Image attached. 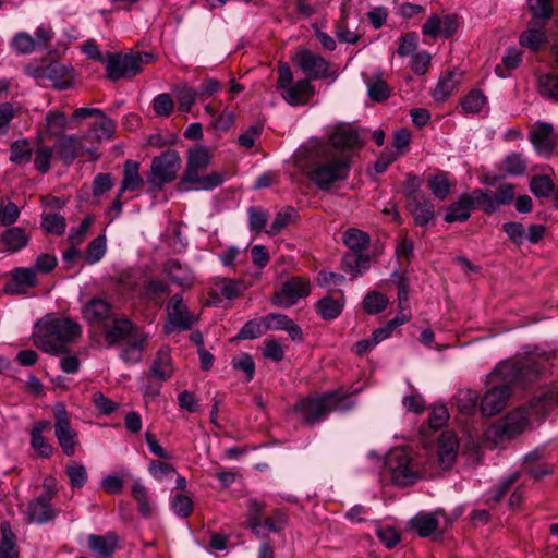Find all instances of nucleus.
I'll return each instance as SVG.
<instances>
[{
	"label": "nucleus",
	"instance_id": "obj_23",
	"mask_svg": "<svg viewBox=\"0 0 558 558\" xmlns=\"http://www.w3.org/2000/svg\"><path fill=\"white\" fill-rule=\"evenodd\" d=\"M118 535L114 532H107L104 535L90 534L87 537L88 548L96 558H112L118 547Z\"/></svg>",
	"mask_w": 558,
	"mask_h": 558
},
{
	"label": "nucleus",
	"instance_id": "obj_4",
	"mask_svg": "<svg viewBox=\"0 0 558 558\" xmlns=\"http://www.w3.org/2000/svg\"><path fill=\"white\" fill-rule=\"evenodd\" d=\"M351 168V159L345 154H336L328 147H318L315 156L306 167L307 178L315 183L319 190L326 191L333 183L344 181Z\"/></svg>",
	"mask_w": 558,
	"mask_h": 558
},
{
	"label": "nucleus",
	"instance_id": "obj_44",
	"mask_svg": "<svg viewBox=\"0 0 558 558\" xmlns=\"http://www.w3.org/2000/svg\"><path fill=\"white\" fill-rule=\"evenodd\" d=\"M33 149L26 138L16 140L10 146V161L14 165H25L32 160Z\"/></svg>",
	"mask_w": 558,
	"mask_h": 558
},
{
	"label": "nucleus",
	"instance_id": "obj_21",
	"mask_svg": "<svg viewBox=\"0 0 558 558\" xmlns=\"http://www.w3.org/2000/svg\"><path fill=\"white\" fill-rule=\"evenodd\" d=\"M51 426L50 421L40 420L35 422L29 430V445L38 458L49 459L54 452V447L44 436L51 429Z\"/></svg>",
	"mask_w": 558,
	"mask_h": 558
},
{
	"label": "nucleus",
	"instance_id": "obj_56",
	"mask_svg": "<svg viewBox=\"0 0 558 558\" xmlns=\"http://www.w3.org/2000/svg\"><path fill=\"white\" fill-rule=\"evenodd\" d=\"M121 293H130L140 287V277L131 269L121 271L114 279Z\"/></svg>",
	"mask_w": 558,
	"mask_h": 558
},
{
	"label": "nucleus",
	"instance_id": "obj_26",
	"mask_svg": "<svg viewBox=\"0 0 558 558\" xmlns=\"http://www.w3.org/2000/svg\"><path fill=\"white\" fill-rule=\"evenodd\" d=\"M263 322L266 330H286L292 340L302 341L303 339L301 327L284 314H268L264 317Z\"/></svg>",
	"mask_w": 558,
	"mask_h": 558
},
{
	"label": "nucleus",
	"instance_id": "obj_22",
	"mask_svg": "<svg viewBox=\"0 0 558 558\" xmlns=\"http://www.w3.org/2000/svg\"><path fill=\"white\" fill-rule=\"evenodd\" d=\"M405 208L420 227L427 226L436 217L435 205L426 194L405 202Z\"/></svg>",
	"mask_w": 558,
	"mask_h": 558
},
{
	"label": "nucleus",
	"instance_id": "obj_19",
	"mask_svg": "<svg viewBox=\"0 0 558 558\" xmlns=\"http://www.w3.org/2000/svg\"><path fill=\"white\" fill-rule=\"evenodd\" d=\"M82 315L89 325L102 328L112 320L116 313L108 301L94 298L82 307Z\"/></svg>",
	"mask_w": 558,
	"mask_h": 558
},
{
	"label": "nucleus",
	"instance_id": "obj_18",
	"mask_svg": "<svg viewBox=\"0 0 558 558\" xmlns=\"http://www.w3.org/2000/svg\"><path fill=\"white\" fill-rule=\"evenodd\" d=\"M459 28V19L456 14H446L439 16L430 15L422 25V34L433 38H449L457 33Z\"/></svg>",
	"mask_w": 558,
	"mask_h": 558
},
{
	"label": "nucleus",
	"instance_id": "obj_46",
	"mask_svg": "<svg viewBox=\"0 0 558 558\" xmlns=\"http://www.w3.org/2000/svg\"><path fill=\"white\" fill-rule=\"evenodd\" d=\"M68 119L64 112L62 111H50L46 116V129L48 134L51 137H60L61 135H65L64 131L66 129Z\"/></svg>",
	"mask_w": 558,
	"mask_h": 558
},
{
	"label": "nucleus",
	"instance_id": "obj_34",
	"mask_svg": "<svg viewBox=\"0 0 558 558\" xmlns=\"http://www.w3.org/2000/svg\"><path fill=\"white\" fill-rule=\"evenodd\" d=\"M339 292L340 298L326 295L316 302V312L323 319L333 320L341 315L344 307V295L342 291Z\"/></svg>",
	"mask_w": 558,
	"mask_h": 558
},
{
	"label": "nucleus",
	"instance_id": "obj_63",
	"mask_svg": "<svg viewBox=\"0 0 558 558\" xmlns=\"http://www.w3.org/2000/svg\"><path fill=\"white\" fill-rule=\"evenodd\" d=\"M171 508L178 517L186 519L193 512L194 502L189 496L177 494L171 500Z\"/></svg>",
	"mask_w": 558,
	"mask_h": 558
},
{
	"label": "nucleus",
	"instance_id": "obj_11",
	"mask_svg": "<svg viewBox=\"0 0 558 558\" xmlns=\"http://www.w3.org/2000/svg\"><path fill=\"white\" fill-rule=\"evenodd\" d=\"M54 436L63 454L73 457L80 446L77 432L71 425V414L61 402L53 407Z\"/></svg>",
	"mask_w": 558,
	"mask_h": 558
},
{
	"label": "nucleus",
	"instance_id": "obj_35",
	"mask_svg": "<svg viewBox=\"0 0 558 558\" xmlns=\"http://www.w3.org/2000/svg\"><path fill=\"white\" fill-rule=\"evenodd\" d=\"M173 367L169 347L161 348L151 365L150 374L155 378L165 381L172 376Z\"/></svg>",
	"mask_w": 558,
	"mask_h": 558
},
{
	"label": "nucleus",
	"instance_id": "obj_9",
	"mask_svg": "<svg viewBox=\"0 0 558 558\" xmlns=\"http://www.w3.org/2000/svg\"><path fill=\"white\" fill-rule=\"evenodd\" d=\"M385 465L392 483L398 486L412 485L420 478L417 466L403 448L391 450Z\"/></svg>",
	"mask_w": 558,
	"mask_h": 558
},
{
	"label": "nucleus",
	"instance_id": "obj_64",
	"mask_svg": "<svg viewBox=\"0 0 558 558\" xmlns=\"http://www.w3.org/2000/svg\"><path fill=\"white\" fill-rule=\"evenodd\" d=\"M12 48L20 54H28L35 50L36 40L26 32L17 33L12 41Z\"/></svg>",
	"mask_w": 558,
	"mask_h": 558
},
{
	"label": "nucleus",
	"instance_id": "obj_48",
	"mask_svg": "<svg viewBox=\"0 0 558 558\" xmlns=\"http://www.w3.org/2000/svg\"><path fill=\"white\" fill-rule=\"evenodd\" d=\"M248 228L255 233H260L265 230L269 211L262 206H250L247 208Z\"/></svg>",
	"mask_w": 558,
	"mask_h": 558
},
{
	"label": "nucleus",
	"instance_id": "obj_43",
	"mask_svg": "<svg viewBox=\"0 0 558 558\" xmlns=\"http://www.w3.org/2000/svg\"><path fill=\"white\" fill-rule=\"evenodd\" d=\"M248 519L247 525L256 536L264 534V526L262 524V514L265 509V504L257 499H251L247 504Z\"/></svg>",
	"mask_w": 558,
	"mask_h": 558
},
{
	"label": "nucleus",
	"instance_id": "obj_29",
	"mask_svg": "<svg viewBox=\"0 0 558 558\" xmlns=\"http://www.w3.org/2000/svg\"><path fill=\"white\" fill-rule=\"evenodd\" d=\"M162 271L173 283L182 288H191L194 283V276L190 267L181 264L178 259L167 260L162 266Z\"/></svg>",
	"mask_w": 558,
	"mask_h": 558
},
{
	"label": "nucleus",
	"instance_id": "obj_49",
	"mask_svg": "<svg viewBox=\"0 0 558 558\" xmlns=\"http://www.w3.org/2000/svg\"><path fill=\"white\" fill-rule=\"evenodd\" d=\"M0 558H19L14 534L8 523L1 525Z\"/></svg>",
	"mask_w": 558,
	"mask_h": 558
},
{
	"label": "nucleus",
	"instance_id": "obj_12",
	"mask_svg": "<svg viewBox=\"0 0 558 558\" xmlns=\"http://www.w3.org/2000/svg\"><path fill=\"white\" fill-rule=\"evenodd\" d=\"M167 317L163 329L168 335L190 330L198 322V317L184 304L182 293H175L170 298L167 304Z\"/></svg>",
	"mask_w": 558,
	"mask_h": 558
},
{
	"label": "nucleus",
	"instance_id": "obj_41",
	"mask_svg": "<svg viewBox=\"0 0 558 558\" xmlns=\"http://www.w3.org/2000/svg\"><path fill=\"white\" fill-rule=\"evenodd\" d=\"M296 218V210L291 206H287L276 214L269 229L265 230V232L270 236L278 235L284 228L293 223Z\"/></svg>",
	"mask_w": 558,
	"mask_h": 558
},
{
	"label": "nucleus",
	"instance_id": "obj_5",
	"mask_svg": "<svg viewBox=\"0 0 558 558\" xmlns=\"http://www.w3.org/2000/svg\"><path fill=\"white\" fill-rule=\"evenodd\" d=\"M276 88L282 99L293 107L307 105L316 93L315 86L308 80L294 82L292 70L286 62L278 63Z\"/></svg>",
	"mask_w": 558,
	"mask_h": 558
},
{
	"label": "nucleus",
	"instance_id": "obj_36",
	"mask_svg": "<svg viewBox=\"0 0 558 558\" xmlns=\"http://www.w3.org/2000/svg\"><path fill=\"white\" fill-rule=\"evenodd\" d=\"M171 292L170 286L162 279L151 278L145 281L141 296L155 304L161 303L163 296Z\"/></svg>",
	"mask_w": 558,
	"mask_h": 558
},
{
	"label": "nucleus",
	"instance_id": "obj_3",
	"mask_svg": "<svg viewBox=\"0 0 558 558\" xmlns=\"http://www.w3.org/2000/svg\"><path fill=\"white\" fill-rule=\"evenodd\" d=\"M82 333L81 326L69 317L46 316L37 324L34 342L43 352L57 355L69 351L68 344Z\"/></svg>",
	"mask_w": 558,
	"mask_h": 558
},
{
	"label": "nucleus",
	"instance_id": "obj_39",
	"mask_svg": "<svg viewBox=\"0 0 558 558\" xmlns=\"http://www.w3.org/2000/svg\"><path fill=\"white\" fill-rule=\"evenodd\" d=\"M452 185L448 172L439 171L427 178V187L440 201H444L449 195Z\"/></svg>",
	"mask_w": 558,
	"mask_h": 558
},
{
	"label": "nucleus",
	"instance_id": "obj_32",
	"mask_svg": "<svg viewBox=\"0 0 558 558\" xmlns=\"http://www.w3.org/2000/svg\"><path fill=\"white\" fill-rule=\"evenodd\" d=\"M472 208H474V204L471 195L463 193L447 208L444 220L448 223L466 221L471 216Z\"/></svg>",
	"mask_w": 558,
	"mask_h": 558
},
{
	"label": "nucleus",
	"instance_id": "obj_28",
	"mask_svg": "<svg viewBox=\"0 0 558 558\" xmlns=\"http://www.w3.org/2000/svg\"><path fill=\"white\" fill-rule=\"evenodd\" d=\"M462 72L457 70L442 73L433 90L434 99L438 102L446 101L457 90L462 81Z\"/></svg>",
	"mask_w": 558,
	"mask_h": 558
},
{
	"label": "nucleus",
	"instance_id": "obj_58",
	"mask_svg": "<svg viewBox=\"0 0 558 558\" xmlns=\"http://www.w3.org/2000/svg\"><path fill=\"white\" fill-rule=\"evenodd\" d=\"M530 190L537 197H548L555 185L548 175H535L530 181Z\"/></svg>",
	"mask_w": 558,
	"mask_h": 558
},
{
	"label": "nucleus",
	"instance_id": "obj_54",
	"mask_svg": "<svg viewBox=\"0 0 558 558\" xmlns=\"http://www.w3.org/2000/svg\"><path fill=\"white\" fill-rule=\"evenodd\" d=\"M223 178L218 172H211L205 175H197L195 180H191L187 182V186H191V190H213L220 184H222Z\"/></svg>",
	"mask_w": 558,
	"mask_h": 558
},
{
	"label": "nucleus",
	"instance_id": "obj_7",
	"mask_svg": "<svg viewBox=\"0 0 558 558\" xmlns=\"http://www.w3.org/2000/svg\"><path fill=\"white\" fill-rule=\"evenodd\" d=\"M25 73L41 85L46 81L52 83L58 90H65L72 86L74 71L57 61L40 60L28 63L24 68Z\"/></svg>",
	"mask_w": 558,
	"mask_h": 558
},
{
	"label": "nucleus",
	"instance_id": "obj_51",
	"mask_svg": "<svg viewBox=\"0 0 558 558\" xmlns=\"http://www.w3.org/2000/svg\"><path fill=\"white\" fill-rule=\"evenodd\" d=\"M486 104V96L483 92L478 89L471 90L466 96H464L460 105L462 110L466 114H475L478 113Z\"/></svg>",
	"mask_w": 558,
	"mask_h": 558
},
{
	"label": "nucleus",
	"instance_id": "obj_40",
	"mask_svg": "<svg viewBox=\"0 0 558 558\" xmlns=\"http://www.w3.org/2000/svg\"><path fill=\"white\" fill-rule=\"evenodd\" d=\"M342 269L353 276L362 275L369 266V257L364 253H347L341 260Z\"/></svg>",
	"mask_w": 558,
	"mask_h": 558
},
{
	"label": "nucleus",
	"instance_id": "obj_13",
	"mask_svg": "<svg viewBox=\"0 0 558 558\" xmlns=\"http://www.w3.org/2000/svg\"><path fill=\"white\" fill-rule=\"evenodd\" d=\"M293 62L305 75L304 78L310 82L329 76L330 63L322 56L308 49H299L293 58Z\"/></svg>",
	"mask_w": 558,
	"mask_h": 558
},
{
	"label": "nucleus",
	"instance_id": "obj_45",
	"mask_svg": "<svg viewBox=\"0 0 558 558\" xmlns=\"http://www.w3.org/2000/svg\"><path fill=\"white\" fill-rule=\"evenodd\" d=\"M526 425V418L520 413H511L500 423V434L512 438L520 434Z\"/></svg>",
	"mask_w": 558,
	"mask_h": 558
},
{
	"label": "nucleus",
	"instance_id": "obj_59",
	"mask_svg": "<svg viewBox=\"0 0 558 558\" xmlns=\"http://www.w3.org/2000/svg\"><path fill=\"white\" fill-rule=\"evenodd\" d=\"M54 154L53 147L47 145H38L35 151L34 166L40 173H47L51 166L50 161Z\"/></svg>",
	"mask_w": 558,
	"mask_h": 558
},
{
	"label": "nucleus",
	"instance_id": "obj_57",
	"mask_svg": "<svg viewBox=\"0 0 558 558\" xmlns=\"http://www.w3.org/2000/svg\"><path fill=\"white\" fill-rule=\"evenodd\" d=\"M21 210L19 206L7 199L0 198V223L2 226H12L20 217Z\"/></svg>",
	"mask_w": 558,
	"mask_h": 558
},
{
	"label": "nucleus",
	"instance_id": "obj_42",
	"mask_svg": "<svg viewBox=\"0 0 558 558\" xmlns=\"http://www.w3.org/2000/svg\"><path fill=\"white\" fill-rule=\"evenodd\" d=\"M474 204V207L483 210L485 214L495 213L498 207L495 201V193L492 190L474 189L470 194Z\"/></svg>",
	"mask_w": 558,
	"mask_h": 558
},
{
	"label": "nucleus",
	"instance_id": "obj_27",
	"mask_svg": "<svg viewBox=\"0 0 558 558\" xmlns=\"http://www.w3.org/2000/svg\"><path fill=\"white\" fill-rule=\"evenodd\" d=\"M148 333L142 330L135 333L133 338L125 341L126 345L122 349L120 357L128 364H137L143 360L144 352L147 348Z\"/></svg>",
	"mask_w": 558,
	"mask_h": 558
},
{
	"label": "nucleus",
	"instance_id": "obj_55",
	"mask_svg": "<svg viewBox=\"0 0 558 558\" xmlns=\"http://www.w3.org/2000/svg\"><path fill=\"white\" fill-rule=\"evenodd\" d=\"M132 496L136 500L138 506V511L145 518L150 517L151 508L149 504V497L147 488L138 481H136L132 486Z\"/></svg>",
	"mask_w": 558,
	"mask_h": 558
},
{
	"label": "nucleus",
	"instance_id": "obj_6",
	"mask_svg": "<svg viewBox=\"0 0 558 558\" xmlns=\"http://www.w3.org/2000/svg\"><path fill=\"white\" fill-rule=\"evenodd\" d=\"M153 61V54L144 51L131 53L108 52L106 57V78L112 82L132 80L142 72V65Z\"/></svg>",
	"mask_w": 558,
	"mask_h": 558
},
{
	"label": "nucleus",
	"instance_id": "obj_20",
	"mask_svg": "<svg viewBox=\"0 0 558 558\" xmlns=\"http://www.w3.org/2000/svg\"><path fill=\"white\" fill-rule=\"evenodd\" d=\"M530 141L539 155L548 157L557 146L558 136L551 123L536 122L530 132Z\"/></svg>",
	"mask_w": 558,
	"mask_h": 558
},
{
	"label": "nucleus",
	"instance_id": "obj_1",
	"mask_svg": "<svg viewBox=\"0 0 558 558\" xmlns=\"http://www.w3.org/2000/svg\"><path fill=\"white\" fill-rule=\"evenodd\" d=\"M545 369V361L534 356L520 360H507L487 375L489 387L481 401V411L485 416L500 413L508 404L514 385L525 386L538 379Z\"/></svg>",
	"mask_w": 558,
	"mask_h": 558
},
{
	"label": "nucleus",
	"instance_id": "obj_60",
	"mask_svg": "<svg viewBox=\"0 0 558 558\" xmlns=\"http://www.w3.org/2000/svg\"><path fill=\"white\" fill-rule=\"evenodd\" d=\"M65 473L70 478V484L73 488H82L87 482V471L83 464L75 461L69 463L65 468Z\"/></svg>",
	"mask_w": 558,
	"mask_h": 558
},
{
	"label": "nucleus",
	"instance_id": "obj_24",
	"mask_svg": "<svg viewBox=\"0 0 558 558\" xmlns=\"http://www.w3.org/2000/svg\"><path fill=\"white\" fill-rule=\"evenodd\" d=\"M116 129V122L102 111V116H98L97 120L90 124L88 131L83 135L92 143H101L113 138Z\"/></svg>",
	"mask_w": 558,
	"mask_h": 558
},
{
	"label": "nucleus",
	"instance_id": "obj_53",
	"mask_svg": "<svg viewBox=\"0 0 558 558\" xmlns=\"http://www.w3.org/2000/svg\"><path fill=\"white\" fill-rule=\"evenodd\" d=\"M546 39V34L542 28H529L521 34L520 44L533 51H537Z\"/></svg>",
	"mask_w": 558,
	"mask_h": 558
},
{
	"label": "nucleus",
	"instance_id": "obj_50",
	"mask_svg": "<svg viewBox=\"0 0 558 558\" xmlns=\"http://www.w3.org/2000/svg\"><path fill=\"white\" fill-rule=\"evenodd\" d=\"M174 92L179 101V110L190 112L198 98L197 90L187 84H182L177 86Z\"/></svg>",
	"mask_w": 558,
	"mask_h": 558
},
{
	"label": "nucleus",
	"instance_id": "obj_38",
	"mask_svg": "<svg viewBox=\"0 0 558 558\" xmlns=\"http://www.w3.org/2000/svg\"><path fill=\"white\" fill-rule=\"evenodd\" d=\"M343 243L350 250L349 253H364L369 246L371 238L363 230L349 228L343 233Z\"/></svg>",
	"mask_w": 558,
	"mask_h": 558
},
{
	"label": "nucleus",
	"instance_id": "obj_25",
	"mask_svg": "<svg viewBox=\"0 0 558 558\" xmlns=\"http://www.w3.org/2000/svg\"><path fill=\"white\" fill-rule=\"evenodd\" d=\"M37 284L35 269L15 268L12 271L10 281L5 286V292L10 294H21Z\"/></svg>",
	"mask_w": 558,
	"mask_h": 558
},
{
	"label": "nucleus",
	"instance_id": "obj_16",
	"mask_svg": "<svg viewBox=\"0 0 558 558\" xmlns=\"http://www.w3.org/2000/svg\"><path fill=\"white\" fill-rule=\"evenodd\" d=\"M210 153L205 146H195L187 153L186 167L183 171L181 179L178 183L179 191H191V186H187V182L195 180L199 172L205 170L210 163Z\"/></svg>",
	"mask_w": 558,
	"mask_h": 558
},
{
	"label": "nucleus",
	"instance_id": "obj_10",
	"mask_svg": "<svg viewBox=\"0 0 558 558\" xmlns=\"http://www.w3.org/2000/svg\"><path fill=\"white\" fill-rule=\"evenodd\" d=\"M85 136L78 134L61 135L57 138L53 149L56 157L65 166H71L81 156H87L90 160L99 158L96 146L86 147Z\"/></svg>",
	"mask_w": 558,
	"mask_h": 558
},
{
	"label": "nucleus",
	"instance_id": "obj_52",
	"mask_svg": "<svg viewBox=\"0 0 558 558\" xmlns=\"http://www.w3.org/2000/svg\"><path fill=\"white\" fill-rule=\"evenodd\" d=\"M367 92L372 100L381 102L390 97L391 88L381 77L373 76L367 82Z\"/></svg>",
	"mask_w": 558,
	"mask_h": 558
},
{
	"label": "nucleus",
	"instance_id": "obj_8",
	"mask_svg": "<svg viewBox=\"0 0 558 558\" xmlns=\"http://www.w3.org/2000/svg\"><path fill=\"white\" fill-rule=\"evenodd\" d=\"M181 169V158L177 150L168 149L151 160L147 183L155 190H161L165 184L177 179Z\"/></svg>",
	"mask_w": 558,
	"mask_h": 558
},
{
	"label": "nucleus",
	"instance_id": "obj_61",
	"mask_svg": "<svg viewBox=\"0 0 558 558\" xmlns=\"http://www.w3.org/2000/svg\"><path fill=\"white\" fill-rule=\"evenodd\" d=\"M504 170L510 175H521L526 170V161L520 153H512L502 160Z\"/></svg>",
	"mask_w": 558,
	"mask_h": 558
},
{
	"label": "nucleus",
	"instance_id": "obj_17",
	"mask_svg": "<svg viewBox=\"0 0 558 558\" xmlns=\"http://www.w3.org/2000/svg\"><path fill=\"white\" fill-rule=\"evenodd\" d=\"M361 146L362 141L356 130L351 125L341 124L335 128L329 136L328 144L320 147H328L336 154H345L351 158L349 150L360 148Z\"/></svg>",
	"mask_w": 558,
	"mask_h": 558
},
{
	"label": "nucleus",
	"instance_id": "obj_33",
	"mask_svg": "<svg viewBox=\"0 0 558 558\" xmlns=\"http://www.w3.org/2000/svg\"><path fill=\"white\" fill-rule=\"evenodd\" d=\"M438 512H420L409 521V529L421 537H428L439 527Z\"/></svg>",
	"mask_w": 558,
	"mask_h": 558
},
{
	"label": "nucleus",
	"instance_id": "obj_47",
	"mask_svg": "<svg viewBox=\"0 0 558 558\" xmlns=\"http://www.w3.org/2000/svg\"><path fill=\"white\" fill-rule=\"evenodd\" d=\"M538 93L546 99L558 101V74H543L537 80Z\"/></svg>",
	"mask_w": 558,
	"mask_h": 558
},
{
	"label": "nucleus",
	"instance_id": "obj_30",
	"mask_svg": "<svg viewBox=\"0 0 558 558\" xmlns=\"http://www.w3.org/2000/svg\"><path fill=\"white\" fill-rule=\"evenodd\" d=\"M52 493H47L46 496H40L28 505V517L32 521L37 523H46L56 517V511L52 508L50 500Z\"/></svg>",
	"mask_w": 558,
	"mask_h": 558
},
{
	"label": "nucleus",
	"instance_id": "obj_31",
	"mask_svg": "<svg viewBox=\"0 0 558 558\" xmlns=\"http://www.w3.org/2000/svg\"><path fill=\"white\" fill-rule=\"evenodd\" d=\"M145 184L140 174V163L134 160H126L123 165V178L119 189L120 194L125 192H137Z\"/></svg>",
	"mask_w": 558,
	"mask_h": 558
},
{
	"label": "nucleus",
	"instance_id": "obj_15",
	"mask_svg": "<svg viewBox=\"0 0 558 558\" xmlns=\"http://www.w3.org/2000/svg\"><path fill=\"white\" fill-rule=\"evenodd\" d=\"M107 347H114L133 338L144 328L135 325L124 315H114L107 326L102 327Z\"/></svg>",
	"mask_w": 558,
	"mask_h": 558
},
{
	"label": "nucleus",
	"instance_id": "obj_14",
	"mask_svg": "<svg viewBox=\"0 0 558 558\" xmlns=\"http://www.w3.org/2000/svg\"><path fill=\"white\" fill-rule=\"evenodd\" d=\"M311 282L304 277H292L284 281L279 291L272 296V302L279 307H291L300 299L311 293Z\"/></svg>",
	"mask_w": 558,
	"mask_h": 558
},
{
	"label": "nucleus",
	"instance_id": "obj_62",
	"mask_svg": "<svg viewBox=\"0 0 558 558\" xmlns=\"http://www.w3.org/2000/svg\"><path fill=\"white\" fill-rule=\"evenodd\" d=\"M41 227L48 233L62 235L65 231L66 223L63 216L51 213L43 217Z\"/></svg>",
	"mask_w": 558,
	"mask_h": 558
},
{
	"label": "nucleus",
	"instance_id": "obj_37",
	"mask_svg": "<svg viewBox=\"0 0 558 558\" xmlns=\"http://www.w3.org/2000/svg\"><path fill=\"white\" fill-rule=\"evenodd\" d=\"M29 238L25 230L19 227L7 229L1 235V242L5 246V251L15 253L24 248L28 244Z\"/></svg>",
	"mask_w": 558,
	"mask_h": 558
},
{
	"label": "nucleus",
	"instance_id": "obj_2",
	"mask_svg": "<svg viewBox=\"0 0 558 558\" xmlns=\"http://www.w3.org/2000/svg\"><path fill=\"white\" fill-rule=\"evenodd\" d=\"M361 389L343 390L342 388L314 393L301 399L294 405L303 424L314 426L325 421L330 413H347L353 410L356 402L352 399Z\"/></svg>",
	"mask_w": 558,
	"mask_h": 558
}]
</instances>
